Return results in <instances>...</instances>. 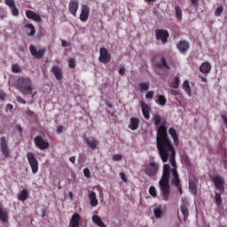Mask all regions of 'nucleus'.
<instances>
[{
    "label": "nucleus",
    "mask_w": 227,
    "mask_h": 227,
    "mask_svg": "<svg viewBox=\"0 0 227 227\" xmlns=\"http://www.w3.org/2000/svg\"><path fill=\"white\" fill-rule=\"evenodd\" d=\"M156 144L162 162H168V159L173 169H176V160H175L176 151H175V146H173V143H171L168 130L164 125H161L158 129V133H156Z\"/></svg>",
    "instance_id": "f257e3e1"
},
{
    "label": "nucleus",
    "mask_w": 227,
    "mask_h": 227,
    "mask_svg": "<svg viewBox=\"0 0 227 227\" xmlns=\"http://www.w3.org/2000/svg\"><path fill=\"white\" fill-rule=\"evenodd\" d=\"M170 177H171V166H169V164H164L162 176L159 182L160 189L161 191L162 200L164 201H168L169 196H171V186H169Z\"/></svg>",
    "instance_id": "f03ea898"
},
{
    "label": "nucleus",
    "mask_w": 227,
    "mask_h": 227,
    "mask_svg": "<svg viewBox=\"0 0 227 227\" xmlns=\"http://www.w3.org/2000/svg\"><path fill=\"white\" fill-rule=\"evenodd\" d=\"M15 88L25 96L33 95V82L29 77H20L16 81Z\"/></svg>",
    "instance_id": "7ed1b4c3"
},
{
    "label": "nucleus",
    "mask_w": 227,
    "mask_h": 227,
    "mask_svg": "<svg viewBox=\"0 0 227 227\" xmlns=\"http://www.w3.org/2000/svg\"><path fill=\"white\" fill-rule=\"evenodd\" d=\"M154 68L157 75H164V71L160 70H169L170 68L166 57L161 56L160 59L155 63Z\"/></svg>",
    "instance_id": "20e7f679"
},
{
    "label": "nucleus",
    "mask_w": 227,
    "mask_h": 227,
    "mask_svg": "<svg viewBox=\"0 0 227 227\" xmlns=\"http://www.w3.org/2000/svg\"><path fill=\"white\" fill-rule=\"evenodd\" d=\"M144 173L147 175L150 178L153 176H157L159 173V163L155 161H151L150 163L146 164L144 168Z\"/></svg>",
    "instance_id": "39448f33"
},
{
    "label": "nucleus",
    "mask_w": 227,
    "mask_h": 227,
    "mask_svg": "<svg viewBox=\"0 0 227 227\" xmlns=\"http://www.w3.org/2000/svg\"><path fill=\"white\" fill-rule=\"evenodd\" d=\"M211 180L216 191H218L219 192H221V194H223L224 192V184H225L224 177L219 175H215L211 178Z\"/></svg>",
    "instance_id": "423d86ee"
},
{
    "label": "nucleus",
    "mask_w": 227,
    "mask_h": 227,
    "mask_svg": "<svg viewBox=\"0 0 227 227\" xmlns=\"http://www.w3.org/2000/svg\"><path fill=\"white\" fill-rule=\"evenodd\" d=\"M27 159L32 169V173L36 175V173H38V160H36V157H35V153L31 152L27 153Z\"/></svg>",
    "instance_id": "0eeeda50"
},
{
    "label": "nucleus",
    "mask_w": 227,
    "mask_h": 227,
    "mask_svg": "<svg viewBox=\"0 0 227 227\" xmlns=\"http://www.w3.org/2000/svg\"><path fill=\"white\" fill-rule=\"evenodd\" d=\"M156 40H160L162 43H168V39L169 38V33L168 30L156 29L155 30Z\"/></svg>",
    "instance_id": "6e6552de"
},
{
    "label": "nucleus",
    "mask_w": 227,
    "mask_h": 227,
    "mask_svg": "<svg viewBox=\"0 0 227 227\" xmlns=\"http://www.w3.org/2000/svg\"><path fill=\"white\" fill-rule=\"evenodd\" d=\"M181 213L184 215V223H187V219H189V200H187L185 198L182 199V204L180 207Z\"/></svg>",
    "instance_id": "1a4fd4ad"
},
{
    "label": "nucleus",
    "mask_w": 227,
    "mask_h": 227,
    "mask_svg": "<svg viewBox=\"0 0 227 227\" xmlns=\"http://www.w3.org/2000/svg\"><path fill=\"white\" fill-rule=\"evenodd\" d=\"M29 51L32 56L35 58V59H42V58L45 56V52H46L45 49L37 50L36 47L33 44L29 46Z\"/></svg>",
    "instance_id": "9d476101"
},
{
    "label": "nucleus",
    "mask_w": 227,
    "mask_h": 227,
    "mask_svg": "<svg viewBox=\"0 0 227 227\" xmlns=\"http://www.w3.org/2000/svg\"><path fill=\"white\" fill-rule=\"evenodd\" d=\"M34 143L39 150H47L49 148V142L43 139L41 136H37L34 138Z\"/></svg>",
    "instance_id": "9b49d317"
},
{
    "label": "nucleus",
    "mask_w": 227,
    "mask_h": 227,
    "mask_svg": "<svg viewBox=\"0 0 227 227\" xmlns=\"http://www.w3.org/2000/svg\"><path fill=\"white\" fill-rule=\"evenodd\" d=\"M0 148L4 157L10 159V149L8 148V142H6V137H4L0 138Z\"/></svg>",
    "instance_id": "f8f14e48"
},
{
    "label": "nucleus",
    "mask_w": 227,
    "mask_h": 227,
    "mask_svg": "<svg viewBox=\"0 0 227 227\" xmlns=\"http://www.w3.org/2000/svg\"><path fill=\"white\" fill-rule=\"evenodd\" d=\"M100 63H104L105 65L111 61V54L106 48H100V55L98 58Z\"/></svg>",
    "instance_id": "ddd939ff"
},
{
    "label": "nucleus",
    "mask_w": 227,
    "mask_h": 227,
    "mask_svg": "<svg viewBox=\"0 0 227 227\" xmlns=\"http://www.w3.org/2000/svg\"><path fill=\"white\" fill-rule=\"evenodd\" d=\"M81 223H82L81 215H79V213H74L71 216L68 227H79V226H81Z\"/></svg>",
    "instance_id": "4468645a"
},
{
    "label": "nucleus",
    "mask_w": 227,
    "mask_h": 227,
    "mask_svg": "<svg viewBox=\"0 0 227 227\" xmlns=\"http://www.w3.org/2000/svg\"><path fill=\"white\" fill-rule=\"evenodd\" d=\"M196 184H198V176H192V178L189 179V189L192 194H198V187H196Z\"/></svg>",
    "instance_id": "2eb2a0df"
},
{
    "label": "nucleus",
    "mask_w": 227,
    "mask_h": 227,
    "mask_svg": "<svg viewBox=\"0 0 227 227\" xmlns=\"http://www.w3.org/2000/svg\"><path fill=\"white\" fill-rule=\"evenodd\" d=\"M176 48L178 49L179 52H181V54H185V52L191 49V43H189L188 41H180L176 44Z\"/></svg>",
    "instance_id": "dca6fc26"
},
{
    "label": "nucleus",
    "mask_w": 227,
    "mask_h": 227,
    "mask_svg": "<svg viewBox=\"0 0 227 227\" xmlns=\"http://www.w3.org/2000/svg\"><path fill=\"white\" fill-rule=\"evenodd\" d=\"M90 19V6L83 4L82 6V12L80 13V20L82 22H86Z\"/></svg>",
    "instance_id": "f3484780"
},
{
    "label": "nucleus",
    "mask_w": 227,
    "mask_h": 227,
    "mask_svg": "<svg viewBox=\"0 0 227 227\" xmlns=\"http://www.w3.org/2000/svg\"><path fill=\"white\" fill-rule=\"evenodd\" d=\"M6 6L11 9V13L13 17H19V9L15 6V0H4Z\"/></svg>",
    "instance_id": "a211bd4d"
},
{
    "label": "nucleus",
    "mask_w": 227,
    "mask_h": 227,
    "mask_svg": "<svg viewBox=\"0 0 227 227\" xmlns=\"http://www.w3.org/2000/svg\"><path fill=\"white\" fill-rule=\"evenodd\" d=\"M26 17L30 20H34V22H42V17H40V14L35 12L34 11L27 10Z\"/></svg>",
    "instance_id": "6ab92c4d"
},
{
    "label": "nucleus",
    "mask_w": 227,
    "mask_h": 227,
    "mask_svg": "<svg viewBox=\"0 0 227 227\" xmlns=\"http://www.w3.org/2000/svg\"><path fill=\"white\" fill-rule=\"evenodd\" d=\"M84 141L90 150H97V147L99 145L98 140H97V138L95 137H90V138L86 137Z\"/></svg>",
    "instance_id": "aec40b11"
},
{
    "label": "nucleus",
    "mask_w": 227,
    "mask_h": 227,
    "mask_svg": "<svg viewBox=\"0 0 227 227\" xmlns=\"http://www.w3.org/2000/svg\"><path fill=\"white\" fill-rule=\"evenodd\" d=\"M51 72L53 74L57 81H61V79H63V70L58 66H53L51 69Z\"/></svg>",
    "instance_id": "412c9836"
},
{
    "label": "nucleus",
    "mask_w": 227,
    "mask_h": 227,
    "mask_svg": "<svg viewBox=\"0 0 227 227\" xmlns=\"http://www.w3.org/2000/svg\"><path fill=\"white\" fill-rule=\"evenodd\" d=\"M141 123V121H139V118L137 117H131L129 119V129L130 130H137L139 129V124Z\"/></svg>",
    "instance_id": "4be33fe9"
},
{
    "label": "nucleus",
    "mask_w": 227,
    "mask_h": 227,
    "mask_svg": "<svg viewBox=\"0 0 227 227\" xmlns=\"http://www.w3.org/2000/svg\"><path fill=\"white\" fill-rule=\"evenodd\" d=\"M142 114L145 120H150V106L144 101L140 102Z\"/></svg>",
    "instance_id": "5701e85b"
},
{
    "label": "nucleus",
    "mask_w": 227,
    "mask_h": 227,
    "mask_svg": "<svg viewBox=\"0 0 227 227\" xmlns=\"http://www.w3.org/2000/svg\"><path fill=\"white\" fill-rule=\"evenodd\" d=\"M172 173V179H171V184L175 186L180 185V176L178 175V170L176 168H172L171 170Z\"/></svg>",
    "instance_id": "b1692460"
},
{
    "label": "nucleus",
    "mask_w": 227,
    "mask_h": 227,
    "mask_svg": "<svg viewBox=\"0 0 227 227\" xmlns=\"http://www.w3.org/2000/svg\"><path fill=\"white\" fill-rule=\"evenodd\" d=\"M210 70H212V65L208 61L203 62L200 66V72H201V74H204L205 75H208Z\"/></svg>",
    "instance_id": "393cba45"
},
{
    "label": "nucleus",
    "mask_w": 227,
    "mask_h": 227,
    "mask_svg": "<svg viewBox=\"0 0 227 227\" xmlns=\"http://www.w3.org/2000/svg\"><path fill=\"white\" fill-rule=\"evenodd\" d=\"M168 134L170 137H172L174 145L176 146H178V145L180 144V140L178 139V133L176 132V129H175V128H169Z\"/></svg>",
    "instance_id": "a878e982"
},
{
    "label": "nucleus",
    "mask_w": 227,
    "mask_h": 227,
    "mask_svg": "<svg viewBox=\"0 0 227 227\" xmlns=\"http://www.w3.org/2000/svg\"><path fill=\"white\" fill-rule=\"evenodd\" d=\"M153 120L155 127H158L157 133L159 132V128L162 127V125H164L166 130H168V127H166V124L162 123V117L160 115H159L158 114H154Z\"/></svg>",
    "instance_id": "bb28decb"
},
{
    "label": "nucleus",
    "mask_w": 227,
    "mask_h": 227,
    "mask_svg": "<svg viewBox=\"0 0 227 227\" xmlns=\"http://www.w3.org/2000/svg\"><path fill=\"white\" fill-rule=\"evenodd\" d=\"M69 12L71 14L75 17L77 15V10H79V3L76 1L71 0L68 4Z\"/></svg>",
    "instance_id": "cd10ccee"
},
{
    "label": "nucleus",
    "mask_w": 227,
    "mask_h": 227,
    "mask_svg": "<svg viewBox=\"0 0 227 227\" xmlns=\"http://www.w3.org/2000/svg\"><path fill=\"white\" fill-rule=\"evenodd\" d=\"M0 221L2 223H8V211L6 208L3 207V205L0 203Z\"/></svg>",
    "instance_id": "c85d7f7f"
},
{
    "label": "nucleus",
    "mask_w": 227,
    "mask_h": 227,
    "mask_svg": "<svg viewBox=\"0 0 227 227\" xmlns=\"http://www.w3.org/2000/svg\"><path fill=\"white\" fill-rule=\"evenodd\" d=\"M92 222L94 223V224H96V226L107 227L106 223L102 222V218L97 215H92Z\"/></svg>",
    "instance_id": "c756f323"
},
{
    "label": "nucleus",
    "mask_w": 227,
    "mask_h": 227,
    "mask_svg": "<svg viewBox=\"0 0 227 227\" xmlns=\"http://www.w3.org/2000/svg\"><path fill=\"white\" fill-rule=\"evenodd\" d=\"M89 199L90 201V207H97V205H98V200H97V193L95 192H91L89 194Z\"/></svg>",
    "instance_id": "7c9ffc66"
},
{
    "label": "nucleus",
    "mask_w": 227,
    "mask_h": 227,
    "mask_svg": "<svg viewBox=\"0 0 227 227\" xmlns=\"http://www.w3.org/2000/svg\"><path fill=\"white\" fill-rule=\"evenodd\" d=\"M27 196H29V192H27L26 189H23L18 195V200L19 201H26V200H27Z\"/></svg>",
    "instance_id": "2f4dec72"
},
{
    "label": "nucleus",
    "mask_w": 227,
    "mask_h": 227,
    "mask_svg": "<svg viewBox=\"0 0 227 227\" xmlns=\"http://www.w3.org/2000/svg\"><path fill=\"white\" fill-rule=\"evenodd\" d=\"M223 193L215 192V203L217 205L218 208L223 205V198L221 197Z\"/></svg>",
    "instance_id": "473e14b6"
},
{
    "label": "nucleus",
    "mask_w": 227,
    "mask_h": 227,
    "mask_svg": "<svg viewBox=\"0 0 227 227\" xmlns=\"http://www.w3.org/2000/svg\"><path fill=\"white\" fill-rule=\"evenodd\" d=\"M138 88L141 93H143V91H148V90H150V82H140Z\"/></svg>",
    "instance_id": "72a5a7b5"
},
{
    "label": "nucleus",
    "mask_w": 227,
    "mask_h": 227,
    "mask_svg": "<svg viewBox=\"0 0 227 227\" xmlns=\"http://www.w3.org/2000/svg\"><path fill=\"white\" fill-rule=\"evenodd\" d=\"M170 88H174L175 90H177V88L180 87V77L176 76L174 78V82L169 83Z\"/></svg>",
    "instance_id": "f704fd0d"
},
{
    "label": "nucleus",
    "mask_w": 227,
    "mask_h": 227,
    "mask_svg": "<svg viewBox=\"0 0 227 227\" xmlns=\"http://www.w3.org/2000/svg\"><path fill=\"white\" fill-rule=\"evenodd\" d=\"M25 27H28L30 32L27 33V36H35L36 30H35V26L31 23H27Z\"/></svg>",
    "instance_id": "c9c22d12"
},
{
    "label": "nucleus",
    "mask_w": 227,
    "mask_h": 227,
    "mask_svg": "<svg viewBox=\"0 0 227 227\" xmlns=\"http://www.w3.org/2000/svg\"><path fill=\"white\" fill-rule=\"evenodd\" d=\"M183 90L186 91L187 95L191 97V85L189 84V81L185 80L183 83Z\"/></svg>",
    "instance_id": "e433bc0d"
},
{
    "label": "nucleus",
    "mask_w": 227,
    "mask_h": 227,
    "mask_svg": "<svg viewBox=\"0 0 227 227\" xmlns=\"http://www.w3.org/2000/svg\"><path fill=\"white\" fill-rule=\"evenodd\" d=\"M175 12L177 20H182V9L180 8V6L176 5L175 7Z\"/></svg>",
    "instance_id": "4c0bfd02"
},
{
    "label": "nucleus",
    "mask_w": 227,
    "mask_h": 227,
    "mask_svg": "<svg viewBox=\"0 0 227 227\" xmlns=\"http://www.w3.org/2000/svg\"><path fill=\"white\" fill-rule=\"evenodd\" d=\"M156 102L160 105V106H166V97H164V95H160L158 96V100H156Z\"/></svg>",
    "instance_id": "58836bf2"
},
{
    "label": "nucleus",
    "mask_w": 227,
    "mask_h": 227,
    "mask_svg": "<svg viewBox=\"0 0 227 227\" xmlns=\"http://www.w3.org/2000/svg\"><path fill=\"white\" fill-rule=\"evenodd\" d=\"M155 217L159 218L162 215V207H158L154 209Z\"/></svg>",
    "instance_id": "ea45409f"
},
{
    "label": "nucleus",
    "mask_w": 227,
    "mask_h": 227,
    "mask_svg": "<svg viewBox=\"0 0 227 227\" xmlns=\"http://www.w3.org/2000/svg\"><path fill=\"white\" fill-rule=\"evenodd\" d=\"M224 12V7L219 6L215 11V17H221V13Z\"/></svg>",
    "instance_id": "a19ab883"
},
{
    "label": "nucleus",
    "mask_w": 227,
    "mask_h": 227,
    "mask_svg": "<svg viewBox=\"0 0 227 227\" xmlns=\"http://www.w3.org/2000/svg\"><path fill=\"white\" fill-rule=\"evenodd\" d=\"M67 63H68V67H69V68H75V67H76V64H75V59H67Z\"/></svg>",
    "instance_id": "79ce46f5"
},
{
    "label": "nucleus",
    "mask_w": 227,
    "mask_h": 227,
    "mask_svg": "<svg viewBox=\"0 0 227 227\" xmlns=\"http://www.w3.org/2000/svg\"><path fill=\"white\" fill-rule=\"evenodd\" d=\"M12 71L13 74H19L20 73V66L19 64H14L12 66Z\"/></svg>",
    "instance_id": "37998d69"
},
{
    "label": "nucleus",
    "mask_w": 227,
    "mask_h": 227,
    "mask_svg": "<svg viewBox=\"0 0 227 227\" xmlns=\"http://www.w3.org/2000/svg\"><path fill=\"white\" fill-rule=\"evenodd\" d=\"M149 194H151L153 198H155L157 196V190L155 189V186H151L149 188Z\"/></svg>",
    "instance_id": "c03bdc74"
},
{
    "label": "nucleus",
    "mask_w": 227,
    "mask_h": 227,
    "mask_svg": "<svg viewBox=\"0 0 227 227\" xmlns=\"http://www.w3.org/2000/svg\"><path fill=\"white\" fill-rule=\"evenodd\" d=\"M83 175H84L85 178H91V173L90 172V168H85L83 169Z\"/></svg>",
    "instance_id": "a18cd8bd"
},
{
    "label": "nucleus",
    "mask_w": 227,
    "mask_h": 227,
    "mask_svg": "<svg viewBox=\"0 0 227 227\" xmlns=\"http://www.w3.org/2000/svg\"><path fill=\"white\" fill-rule=\"evenodd\" d=\"M183 160L184 164H186V166H191V159H189V156H187V154H184L183 156Z\"/></svg>",
    "instance_id": "49530a36"
},
{
    "label": "nucleus",
    "mask_w": 227,
    "mask_h": 227,
    "mask_svg": "<svg viewBox=\"0 0 227 227\" xmlns=\"http://www.w3.org/2000/svg\"><path fill=\"white\" fill-rule=\"evenodd\" d=\"M119 176H120L121 180H122V182H124L125 184H127L129 182V179H127V176H125V174L123 172H121L119 174Z\"/></svg>",
    "instance_id": "de8ad7c7"
},
{
    "label": "nucleus",
    "mask_w": 227,
    "mask_h": 227,
    "mask_svg": "<svg viewBox=\"0 0 227 227\" xmlns=\"http://www.w3.org/2000/svg\"><path fill=\"white\" fill-rule=\"evenodd\" d=\"M121 159H122L121 154H114L113 155V160L120 161V160H121Z\"/></svg>",
    "instance_id": "09e8293b"
},
{
    "label": "nucleus",
    "mask_w": 227,
    "mask_h": 227,
    "mask_svg": "<svg viewBox=\"0 0 227 227\" xmlns=\"http://www.w3.org/2000/svg\"><path fill=\"white\" fill-rule=\"evenodd\" d=\"M145 98H147V99L153 98V90L148 91V92L145 94Z\"/></svg>",
    "instance_id": "8fccbe9b"
},
{
    "label": "nucleus",
    "mask_w": 227,
    "mask_h": 227,
    "mask_svg": "<svg viewBox=\"0 0 227 227\" xmlns=\"http://www.w3.org/2000/svg\"><path fill=\"white\" fill-rule=\"evenodd\" d=\"M16 100H17V102H19L20 104H24V105H26V101H25L24 98H22L20 96L16 97Z\"/></svg>",
    "instance_id": "3c124183"
},
{
    "label": "nucleus",
    "mask_w": 227,
    "mask_h": 227,
    "mask_svg": "<svg viewBox=\"0 0 227 227\" xmlns=\"http://www.w3.org/2000/svg\"><path fill=\"white\" fill-rule=\"evenodd\" d=\"M65 129V128L60 125L57 128V134H63V130Z\"/></svg>",
    "instance_id": "603ef678"
},
{
    "label": "nucleus",
    "mask_w": 227,
    "mask_h": 227,
    "mask_svg": "<svg viewBox=\"0 0 227 227\" xmlns=\"http://www.w3.org/2000/svg\"><path fill=\"white\" fill-rule=\"evenodd\" d=\"M119 74H120V75H125V67H121L120 68H119Z\"/></svg>",
    "instance_id": "864d4df0"
},
{
    "label": "nucleus",
    "mask_w": 227,
    "mask_h": 227,
    "mask_svg": "<svg viewBox=\"0 0 227 227\" xmlns=\"http://www.w3.org/2000/svg\"><path fill=\"white\" fill-rule=\"evenodd\" d=\"M170 93L174 96V97H177L178 95V90L172 89L170 90Z\"/></svg>",
    "instance_id": "5fc2aeb1"
},
{
    "label": "nucleus",
    "mask_w": 227,
    "mask_h": 227,
    "mask_svg": "<svg viewBox=\"0 0 227 227\" xmlns=\"http://www.w3.org/2000/svg\"><path fill=\"white\" fill-rule=\"evenodd\" d=\"M6 98V93L0 91V100H4Z\"/></svg>",
    "instance_id": "6e6d98bb"
},
{
    "label": "nucleus",
    "mask_w": 227,
    "mask_h": 227,
    "mask_svg": "<svg viewBox=\"0 0 227 227\" xmlns=\"http://www.w3.org/2000/svg\"><path fill=\"white\" fill-rule=\"evenodd\" d=\"M222 120L223 121V123L227 126V116L226 114H222Z\"/></svg>",
    "instance_id": "4d7b16f0"
},
{
    "label": "nucleus",
    "mask_w": 227,
    "mask_h": 227,
    "mask_svg": "<svg viewBox=\"0 0 227 227\" xmlns=\"http://www.w3.org/2000/svg\"><path fill=\"white\" fill-rule=\"evenodd\" d=\"M26 114H28V116H35V113L29 109L26 111Z\"/></svg>",
    "instance_id": "13d9d810"
},
{
    "label": "nucleus",
    "mask_w": 227,
    "mask_h": 227,
    "mask_svg": "<svg viewBox=\"0 0 227 227\" xmlns=\"http://www.w3.org/2000/svg\"><path fill=\"white\" fill-rule=\"evenodd\" d=\"M175 187H176L178 189L180 194H184V191L182 190V184H179L178 186H175Z\"/></svg>",
    "instance_id": "bf43d9fd"
},
{
    "label": "nucleus",
    "mask_w": 227,
    "mask_h": 227,
    "mask_svg": "<svg viewBox=\"0 0 227 227\" xmlns=\"http://www.w3.org/2000/svg\"><path fill=\"white\" fill-rule=\"evenodd\" d=\"M175 187H176L178 189L180 194H184V191L182 190V184H179L178 186H175Z\"/></svg>",
    "instance_id": "052dcab7"
},
{
    "label": "nucleus",
    "mask_w": 227,
    "mask_h": 227,
    "mask_svg": "<svg viewBox=\"0 0 227 227\" xmlns=\"http://www.w3.org/2000/svg\"><path fill=\"white\" fill-rule=\"evenodd\" d=\"M192 6H198V0H189Z\"/></svg>",
    "instance_id": "680f3d73"
},
{
    "label": "nucleus",
    "mask_w": 227,
    "mask_h": 227,
    "mask_svg": "<svg viewBox=\"0 0 227 227\" xmlns=\"http://www.w3.org/2000/svg\"><path fill=\"white\" fill-rule=\"evenodd\" d=\"M86 160V154L84 153L80 154L79 160Z\"/></svg>",
    "instance_id": "e2e57ef3"
},
{
    "label": "nucleus",
    "mask_w": 227,
    "mask_h": 227,
    "mask_svg": "<svg viewBox=\"0 0 227 227\" xmlns=\"http://www.w3.org/2000/svg\"><path fill=\"white\" fill-rule=\"evenodd\" d=\"M70 162H72L73 164H75V156H72L69 158Z\"/></svg>",
    "instance_id": "0e129e2a"
},
{
    "label": "nucleus",
    "mask_w": 227,
    "mask_h": 227,
    "mask_svg": "<svg viewBox=\"0 0 227 227\" xmlns=\"http://www.w3.org/2000/svg\"><path fill=\"white\" fill-rule=\"evenodd\" d=\"M6 109H9L10 111H12V109H13V105H12V104H7V105H6Z\"/></svg>",
    "instance_id": "69168bd1"
},
{
    "label": "nucleus",
    "mask_w": 227,
    "mask_h": 227,
    "mask_svg": "<svg viewBox=\"0 0 227 227\" xmlns=\"http://www.w3.org/2000/svg\"><path fill=\"white\" fill-rule=\"evenodd\" d=\"M16 129L20 132V134H22V127H20V125L16 126Z\"/></svg>",
    "instance_id": "338daca9"
},
{
    "label": "nucleus",
    "mask_w": 227,
    "mask_h": 227,
    "mask_svg": "<svg viewBox=\"0 0 227 227\" xmlns=\"http://www.w3.org/2000/svg\"><path fill=\"white\" fill-rule=\"evenodd\" d=\"M62 46L63 47H68V42H67V41H62Z\"/></svg>",
    "instance_id": "774afa93"
}]
</instances>
